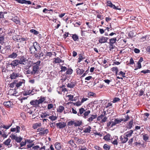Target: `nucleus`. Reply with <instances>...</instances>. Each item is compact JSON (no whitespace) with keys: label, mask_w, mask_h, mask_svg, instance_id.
<instances>
[{"label":"nucleus","mask_w":150,"mask_h":150,"mask_svg":"<svg viewBox=\"0 0 150 150\" xmlns=\"http://www.w3.org/2000/svg\"><path fill=\"white\" fill-rule=\"evenodd\" d=\"M40 48L39 44L37 42H33V45L30 46L29 48V51L30 54H35L36 53L38 49Z\"/></svg>","instance_id":"obj_3"},{"label":"nucleus","mask_w":150,"mask_h":150,"mask_svg":"<svg viewBox=\"0 0 150 150\" xmlns=\"http://www.w3.org/2000/svg\"><path fill=\"white\" fill-rule=\"evenodd\" d=\"M91 127L90 126H88L84 129L83 132L85 133H90L91 131Z\"/></svg>","instance_id":"obj_28"},{"label":"nucleus","mask_w":150,"mask_h":150,"mask_svg":"<svg viewBox=\"0 0 150 150\" xmlns=\"http://www.w3.org/2000/svg\"><path fill=\"white\" fill-rule=\"evenodd\" d=\"M97 115L96 114L95 115H91V116L88 118L87 119V121L90 123L94 119H96L97 117Z\"/></svg>","instance_id":"obj_11"},{"label":"nucleus","mask_w":150,"mask_h":150,"mask_svg":"<svg viewBox=\"0 0 150 150\" xmlns=\"http://www.w3.org/2000/svg\"><path fill=\"white\" fill-rule=\"evenodd\" d=\"M54 62L56 63H62V64H60V66L61 65H62L63 64L64 61L61 60L59 57H57L55 58H54Z\"/></svg>","instance_id":"obj_18"},{"label":"nucleus","mask_w":150,"mask_h":150,"mask_svg":"<svg viewBox=\"0 0 150 150\" xmlns=\"http://www.w3.org/2000/svg\"><path fill=\"white\" fill-rule=\"evenodd\" d=\"M35 109L34 107H31L30 108H28L27 109V111H28V112L30 115H34L33 110H35Z\"/></svg>","instance_id":"obj_21"},{"label":"nucleus","mask_w":150,"mask_h":150,"mask_svg":"<svg viewBox=\"0 0 150 150\" xmlns=\"http://www.w3.org/2000/svg\"><path fill=\"white\" fill-rule=\"evenodd\" d=\"M55 148L57 150H60L62 148V146L61 144L58 142H57L55 144Z\"/></svg>","instance_id":"obj_27"},{"label":"nucleus","mask_w":150,"mask_h":150,"mask_svg":"<svg viewBox=\"0 0 150 150\" xmlns=\"http://www.w3.org/2000/svg\"><path fill=\"white\" fill-rule=\"evenodd\" d=\"M88 97L93 96L96 97V94L95 93L91 92L88 93Z\"/></svg>","instance_id":"obj_48"},{"label":"nucleus","mask_w":150,"mask_h":150,"mask_svg":"<svg viewBox=\"0 0 150 150\" xmlns=\"http://www.w3.org/2000/svg\"><path fill=\"white\" fill-rule=\"evenodd\" d=\"M80 67V66H79ZM84 68L83 69V68H81V67L77 68L76 69V72L78 75H82L85 71Z\"/></svg>","instance_id":"obj_12"},{"label":"nucleus","mask_w":150,"mask_h":150,"mask_svg":"<svg viewBox=\"0 0 150 150\" xmlns=\"http://www.w3.org/2000/svg\"><path fill=\"white\" fill-rule=\"evenodd\" d=\"M108 38L101 36L99 38L98 41L99 43L102 44L107 42V40Z\"/></svg>","instance_id":"obj_7"},{"label":"nucleus","mask_w":150,"mask_h":150,"mask_svg":"<svg viewBox=\"0 0 150 150\" xmlns=\"http://www.w3.org/2000/svg\"><path fill=\"white\" fill-rule=\"evenodd\" d=\"M107 117L106 116L104 117L103 118V119H102V120H101V122L102 123L105 122L107 121Z\"/></svg>","instance_id":"obj_59"},{"label":"nucleus","mask_w":150,"mask_h":150,"mask_svg":"<svg viewBox=\"0 0 150 150\" xmlns=\"http://www.w3.org/2000/svg\"><path fill=\"white\" fill-rule=\"evenodd\" d=\"M94 148L96 150H103V149L99 146L97 145L95 146H94Z\"/></svg>","instance_id":"obj_56"},{"label":"nucleus","mask_w":150,"mask_h":150,"mask_svg":"<svg viewBox=\"0 0 150 150\" xmlns=\"http://www.w3.org/2000/svg\"><path fill=\"white\" fill-rule=\"evenodd\" d=\"M71 36L73 40L74 41H78L79 39L78 36L76 34H72Z\"/></svg>","instance_id":"obj_36"},{"label":"nucleus","mask_w":150,"mask_h":150,"mask_svg":"<svg viewBox=\"0 0 150 150\" xmlns=\"http://www.w3.org/2000/svg\"><path fill=\"white\" fill-rule=\"evenodd\" d=\"M68 126L71 127L74 125L75 127V121H71L68 122L67 123Z\"/></svg>","instance_id":"obj_38"},{"label":"nucleus","mask_w":150,"mask_h":150,"mask_svg":"<svg viewBox=\"0 0 150 150\" xmlns=\"http://www.w3.org/2000/svg\"><path fill=\"white\" fill-rule=\"evenodd\" d=\"M56 125L57 128L60 129L65 127L66 126V123L64 122H59L56 123Z\"/></svg>","instance_id":"obj_8"},{"label":"nucleus","mask_w":150,"mask_h":150,"mask_svg":"<svg viewBox=\"0 0 150 150\" xmlns=\"http://www.w3.org/2000/svg\"><path fill=\"white\" fill-rule=\"evenodd\" d=\"M27 62V61L25 59L24 57H23L20 58L19 60L18 63L20 64L25 65Z\"/></svg>","instance_id":"obj_16"},{"label":"nucleus","mask_w":150,"mask_h":150,"mask_svg":"<svg viewBox=\"0 0 150 150\" xmlns=\"http://www.w3.org/2000/svg\"><path fill=\"white\" fill-rule=\"evenodd\" d=\"M110 135L109 134H108L104 137L103 139L105 141H108L110 139Z\"/></svg>","instance_id":"obj_44"},{"label":"nucleus","mask_w":150,"mask_h":150,"mask_svg":"<svg viewBox=\"0 0 150 150\" xmlns=\"http://www.w3.org/2000/svg\"><path fill=\"white\" fill-rule=\"evenodd\" d=\"M75 122V127L80 126L82 124V122L81 120H76Z\"/></svg>","instance_id":"obj_33"},{"label":"nucleus","mask_w":150,"mask_h":150,"mask_svg":"<svg viewBox=\"0 0 150 150\" xmlns=\"http://www.w3.org/2000/svg\"><path fill=\"white\" fill-rule=\"evenodd\" d=\"M16 80H14L13 82L9 84V87L11 88H13L16 87Z\"/></svg>","instance_id":"obj_45"},{"label":"nucleus","mask_w":150,"mask_h":150,"mask_svg":"<svg viewBox=\"0 0 150 150\" xmlns=\"http://www.w3.org/2000/svg\"><path fill=\"white\" fill-rule=\"evenodd\" d=\"M73 70L71 69H69L67 70L66 74H71L72 73Z\"/></svg>","instance_id":"obj_51"},{"label":"nucleus","mask_w":150,"mask_h":150,"mask_svg":"<svg viewBox=\"0 0 150 150\" xmlns=\"http://www.w3.org/2000/svg\"><path fill=\"white\" fill-rule=\"evenodd\" d=\"M120 139L122 144L126 143L128 140V138L125 135H121L120 137Z\"/></svg>","instance_id":"obj_9"},{"label":"nucleus","mask_w":150,"mask_h":150,"mask_svg":"<svg viewBox=\"0 0 150 150\" xmlns=\"http://www.w3.org/2000/svg\"><path fill=\"white\" fill-rule=\"evenodd\" d=\"M49 116L50 114L46 112H42L41 114L40 115V117L42 118L46 117L48 116Z\"/></svg>","instance_id":"obj_25"},{"label":"nucleus","mask_w":150,"mask_h":150,"mask_svg":"<svg viewBox=\"0 0 150 150\" xmlns=\"http://www.w3.org/2000/svg\"><path fill=\"white\" fill-rule=\"evenodd\" d=\"M120 101V99L118 97H115L112 101L113 103H115L117 102H119Z\"/></svg>","instance_id":"obj_50"},{"label":"nucleus","mask_w":150,"mask_h":150,"mask_svg":"<svg viewBox=\"0 0 150 150\" xmlns=\"http://www.w3.org/2000/svg\"><path fill=\"white\" fill-rule=\"evenodd\" d=\"M110 146L107 144H105L103 146V148L105 150H110Z\"/></svg>","instance_id":"obj_46"},{"label":"nucleus","mask_w":150,"mask_h":150,"mask_svg":"<svg viewBox=\"0 0 150 150\" xmlns=\"http://www.w3.org/2000/svg\"><path fill=\"white\" fill-rule=\"evenodd\" d=\"M85 110V109L83 107L79 109V111L77 113L76 110L74 108H72V112L74 114L77 113V115L79 116L82 117L84 119L88 118V115L90 113L91 111L90 110Z\"/></svg>","instance_id":"obj_1"},{"label":"nucleus","mask_w":150,"mask_h":150,"mask_svg":"<svg viewBox=\"0 0 150 150\" xmlns=\"http://www.w3.org/2000/svg\"><path fill=\"white\" fill-rule=\"evenodd\" d=\"M61 71H64L66 70H67V68L65 66H61Z\"/></svg>","instance_id":"obj_61"},{"label":"nucleus","mask_w":150,"mask_h":150,"mask_svg":"<svg viewBox=\"0 0 150 150\" xmlns=\"http://www.w3.org/2000/svg\"><path fill=\"white\" fill-rule=\"evenodd\" d=\"M53 107V104L52 103L49 104L47 105V109L49 110L52 108Z\"/></svg>","instance_id":"obj_53"},{"label":"nucleus","mask_w":150,"mask_h":150,"mask_svg":"<svg viewBox=\"0 0 150 150\" xmlns=\"http://www.w3.org/2000/svg\"><path fill=\"white\" fill-rule=\"evenodd\" d=\"M110 45L112 46V45H113V44L115 43L117 41L116 38H114L110 39Z\"/></svg>","instance_id":"obj_30"},{"label":"nucleus","mask_w":150,"mask_h":150,"mask_svg":"<svg viewBox=\"0 0 150 150\" xmlns=\"http://www.w3.org/2000/svg\"><path fill=\"white\" fill-rule=\"evenodd\" d=\"M118 138H117V139H115L114 141H113L112 142V144H113V145H117L118 144Z\"/></svg>","instance_id":"obj_60"},{"label":"nucleus","mask_w":150,"mask_h":150,"mask_svg":"<svg viewBox=\"0 0 150 150\" xmlns=\"http://www.w3.org/2000/svg\"><path fill=\"white\" fill-rule=\"evenodd\" d=\"M76 85V83L75 82H71L68 83L67 85V87L70 88L74 87Z\"/></svg>","instance_id":"obj_24"},{"label":"nucleus","mask_w":150,"mask_h":150,"mask_svg":"<svg viewBox=\"0 0 150 150\" xmlns=\"http://www.w3.org/2000/svg\"><path fill=\"white\" fill-rule=\"evenodd\" d=\"M125 118H121L119 119L117 118L115 119L114 121H112V127H113L116 124L120 123L121 122L123 121L125 122L128 121L130 118L128 115L125 116Z\"/></svg>","instance_id":"obj_4"},{"label":"nucleus","mask_w":150,"mask_h":150,"mask_svg":"<svg viewBox=\"0 0 150 150\" xmlns=\"http://www.w3.org/2000/svg\"><path fill=\"white\" fill-rule=\"evenodd\" d=\"M107 5L108 6H109L111 8H113L114 9H118L119 10H120V8H117V7L115 6V5H113L112 4V3L110 1H108L107 2Z\"/></svg>","instance_id":"obj_15"},{"label":"nucleus","mask_w":150,"mask_h":150,"mask_svg":"<svg viewBox=\"0 0 150 150\" xmlns=\"http://www.w3.org/2000/svg\"><path fill=\"white\" fill-rule=\"evenodd\" d=\"M21 128L20 127L16 126V128H12L11 129L10 131L11 132H16V133H19L20 132Z\"/></svg>","instance_id":"obj_13"},{"label":"nucleus","mask_w":150,"mask_h":150,"mask_svg":"<svg viewBox=\"0 0 150 150\" xmlns=\"http://www.w3.org/2000/svg\"><path fill=\"white\" fill-rule=\"evenodd\" d=\"M3 105L7 108H10L12 107L13 104L11 101H8L4 102L3 103Z\"/></svg>","instance_id":"obj_10"},{"label":"nucleus","mask_w":150,"mask_h":150,"mask_svg":"<svg viewBox=\"0 0 150 150\" xmlns=\"http://www.w3.org/2000/svg\"><path fill=\"white\" fill-rule=\"evenodd\" d=\"M13 21L15 22L16 24H19L20 23V21L17 17H15L12 19Z\"/></svg>","instance_id":"obj_41"},{"label":"nucleus","mask_w":150,"mask_h":150,"mask_svg":"<svg viewBox=\"0 0 150 150\" xmlns=\"http://www.w3.org/2000/svg\"><path fill=\"white\" fill-rule=\"evenodd\" d=\"M20 74L18 73L13 72L10 75V78L11 79H14L17 77L19 76Z\"/></svg>","instance_id":"obj_14"},{"label":"nucleus","mask_w":150,"mask_h":150,"mask_svg":"<svg viewBox=\"0 0 150 150\" xmlns=\"http://www.w3.org/2000/svg\"><path fill=\"white\" fill-rule=\"evenodd\" d=\"M112 71L115 73L116 76H117V72L118 71V69L117 67H113L111 69Z\"/></svg>","instance_id":"obj_35"},{"label":"nucleus","mask_w":150,"mask_h":150,"mask_svg":"<svg viewBox=\"0 0 150 150\" xmlns=\"http://www.w3.org/2000/svg\"><path fill=\"white\" fill-rule=\"evenodd\" d=\"M64 107L62 106H59L57 108V112L62 113L64 110Z\"/></svg>","instance_id":"obj_23"},{"label":"nucleus","mask_w":150,"mask_h":150,"mask_svg":"<svg viewBox=\"0 0 150 150\" xmlns=\"http://www.w3.org/2000/svg\"><path fill=\"white\" fill-rule=\"evenodd\" d=\"M82 103H81V101L80 102L79 101L73 103L74 105H76L77 106H80L81 105Z\"/></svg>","instance_id":"obj_49"},{"label":"nucleus","mask_w":150,"mask_h":150,"mask_svg":"<svg viewBox=\"0 0 150 150\" xmlns=\"http://www.w3.org/2000/svg\"><path fill=\"white\" fill-rule=\"evenodd\" d=\"M133 131L132 130H130L125 133L124 134L127 138L130 137L131 136L133 133Z\"/></svg>","instance_id":"obj_19"},{"label":"nucleus","mask_w":150,"mask_h":150,"mask_svg":"<svg viewBox=\"0 0 150 150\" xmlns=\"http://www.w3.org/2000/svg\"><path fill=\"white\" fill-rule=\"evenodd\" d=\"M39 148V146H38L37 145L33 147L31 149V150H38Z\"/></svg>","instance_id":"obj_54"},{"label":"nucleus","mask_w":150,"mask_h":150,"mask_svg":"<svg viewBox=\"0 0 150 150\" xmlns=\"http://www.w3.org/2000/svg\"><path fill=\"white\" fill-rule=\"evenodd\" d=\"M4 37L3 36L0 37V43L2 45L4 43Z\"/></svg>","instance_id":"obj_55"},{"label":"nucleus","mask_w":150,"mask_h":150,"mask_svg":"<svg viewBox=\"0 0 150 150\" xmlns=\"http://www.w3.org/2000/svg\"><path fill=\"white\" fill-rule=\"evenodd\" d=\"M57 117L56 116H54L53 115L50 116L49 117V118L50 120H51L53 121H54L57 119Z\"/></svg>","instance_id":"obj_42"},{"label":"nucleus","mask_w":150,"mask_h":150,"mask_svg":"<svg viewBox=\"0 0 150 150\" xmlns=\"http://www.w3.org/2000/svg\"><path fill=\"white\" fill-rule=\"evenodd\" d=\"M104 117V116H103V115L101 114L100 116L97 117V120L98 121H100V120L102 119V118Z\"/></svg>","instance_id":"obj_58"},{"label":"nucleus","mask_w":150,"mask_h":150,"mask_svg":"<svg viewBox=\"0 0 150 150\" xmlns=\"http://www.w3.org/2000/svg\"><path fill=\"white\" fill-rule=\"evenodd\" d=\"M19 60H15L11 62V66H17L19 64Z\"/></svg>","instance_id":"obj_37"},{"label":"nucleus","mask_w":150,"mask_h":150,"mask_svg":"<svg viewBox=\"0 0 150 150\" xmlns=\"http://www.w3.org/2000/svg\"><path fill=\"white\" fill-rule=\"evenodd\" d=\"M143 139L144 140L146 141L149 139V137L147 136V135L146 134L143 135Z\"/></svg>","instance_id":"obj_63"},{"label":"nucleus","mask_w":150,"mask_h":150,"mask_svg":"<svg viewBox=\"0 0 150 150\" xmlns=\"http://www.w3.org/2000/svg\"><path fill=\"white\" fill-rule=\"evenodd\" d=\"M133 124V119H132L130 122H129V123L128 124V129H131L132 127Z\"/></svg>","instance_id":"obj_40"},{"label":"nucleus","mask_w":150,"mask_h":150,"mask_svg":"<svg viewBox=\"0 0 150 150\" xmlns=\"http://www.w3.org/2000/svg\"><path fill=\"white\" fill-rule=\"evenodd\" d=\"M33 74H35L36 73H37V72L39 69V66H33Z\"/></svg>","instance_id":"obj_31"},{"label":"nucleus","mask_w":150,"mask_h":150,"mask_svg":"<svg viewBox=\"0 0 150 150\" xmlns=\"http://www.w3.org/2000/svg\"><path fill=\"white\" fill-rule=\"evenodd\" d=\"M42 126V124L40 122L35 123L33 124L32 127L34 129H36L38 127H40Z\"/></svg>","instance_id":"obj_22"},{"label":"nucleus","mask_w":150,"mask_h":150,"mask_svg":"<svg viewBox=\"0 0 150 150\" xmlns=\"http://www.w3.org/2000/svg\"><path fill=\"white\" fill-rule=\"evenodd\" d=\"M12 69L14 70V71L16 72H18L20 71L21 69V68L20 67V66H12Z\"/></svg>","instance_id":"obj_39"},{"label":"nucleus","mask_w":150,"mask_h":150,"mask_svg":"<svg viewBox=\"0 0 150 150\" xmlns=\"http://www.w3.org/2000/svg\"><path fill=\"white\" fill-rule=\"evenodd\" d=\"M18 54L16 53L13 52L11 54L9 55L8 57L9 58L14 59L16 58Z\"/></svg>","instance_id":"obj_32"},{"label":"nucleus","mask_w":150,"mask_h":150,"mask_svg":"<svg viewBox=\"0 0 150 150\" xmlns=\"http://www.w3.org/2000/svg\"><path fill=\"white\" fill-rule=\"evenodd\" d=\"M35 56L36 57H43V58H45V57H44V54L42 52H39L38 53H36L35 54Z\"/></svg>","instance_id":"obj_34"},{"label":"nucleus","mask_w":150,"mask_h":150,"mask_svg":"<svg viewBox=\"0 0 150 150\" xmlns=\"http://www.w3.org/2000/svg\"><path fill=\"white\" fill-rule=\"evenodd\" d=\"M10 137L11 138L12 140H15L16 142L17 143H20L23 139V138L21 137L20 136L18 137L13 134H11L10 136Z\"/></svg>","instance_id":"obj_5"},{"label":"nucleus","mask_w":150,"mask_h":150,"mask_svg":"<svg viewBox=\"0 0 150 150\" xmlns=\"http://www.w3.org/2000/svg\"><path fill=\"white\" fill-rule=\"evenodd\" d=\"M49 130L47 129H44L42 131L40 132L39 134L40 135H44L45 134H47Z\"/></svg>","instance_id":"obj_29"},{"label":"nucleus","mask_w":150,"mask_h":150,"mask_svg":"<svg viewBox=\"0 0 150 150\" xmlns=\"http://www.w3.org/2000/svg\"><path fill=\"white\" fill-rule=\"evenodd\" d=\"M32 142L33 141H30V140H25V141L24 142H22L20 144V147H22L23 146L25 145L26 144V142H28L29 143H32Z\"/></svg>","instance_id":"obj_26"},{"label":"nucleus","mask_w":150,"mask_h":150,"mask_svg":"<svg viewBox=\"0 0 150 150\" xmlns=\"http://www.w3.org/2000/svg\"><path fill=\"white\" fill-rule=\"evenodd\" d=\"M85 59L84 56H83L81 54H79V58H78V62H80L81 61Z\"/></svg>","instance_id":"obj_43"},{"label":"nucleus","mask_w":150,"mask_h":150,"mask_svg":"<svg viewBox=\"0 0 150 150\" xmlns=\"http://www.w3.org/2000/svg\"><path fill=\"white\" fill-rule=\"evenodd\" d=\"M45 100V98L43 96H41L40 98L38 100H31L30 102V104L32 105L34 107L37 108L39 107L40 106L39 105L42 104Z\"/></svg>","instance_id":"obj_2"},{"label":"nucleus","mask_w":150,"mask_h":150,"mask_svg":"<svg viewBox=\"0 0 150 150\" xmlns=\"http://www.w3.org/2000/svg\"><path fill=\"white\" fill-rule=\"evenodd\" d=\"M143 58L142 57H141L138 62H137L138 66H141V62H143Z\"/></svg>","instance_id":"obj_52"},{"label":"nucleus","mask_w":150,"mask_h":150,"mask_svg":"<svg viewBox=\"0 0 150 150\" xmlns=\"http://www.w3.org/2000/svg\"><path fill=\"white\" fill-rule=\"evenodd\" d=\"M97 17L100 20H102L103 18V16L100 15L99 13L97 14Z\"/></svg>","instance_id":"obj_64"},{"label":"nucleus","mask_w":150,"mask_h":150,"mask_svg":"<svg viewBox=\"0 0 150 150\" xmlns=\"http://www.w3.org/2000/svg\"><path fill=\"white\" fill-rule=\"evenodd\" d=\"M67 97H68L69 98V100H71V101H73V98L74 97V96L73 95H68L67 96Z\"/></svg>","instance_id":"obj_57"},{"label":"nucleus","mask_w":150,"mask_h":150,"mask_svg":"<svg viewBox=\"0 0 150 150\" xmlns=\"http://www.w3.org/2000/svg\"><path fill=\"white\" fill-rule=\"evenodd\" d=\"M68 143L71 146V147H74V149L77 147V146L75 143L74 141L72 139L70 140L69 141Z\"/></svg>","instance_id":"obj_20"},{"label":"nucleus","mask_w":150,"mask_h":150,"mask_svg":"<svg viewBox=\"0 0 150 150\" xmlns=\"http://www.w3.org/2000/svg\"><path fill=\"white\" fill-rule=\"evenodd\" d=\"M30 33L35 35H37L39 34V32L34 29H32L30 30Z\"/></svg>","instance_id":"obj_47"},{"label":"nucleus","mask_w":150,"mask_h":150,"mask_svg":"<svg viewBox=\"0 0 150 150\" xmlns=\"http://www.w3.org/2000/svg\"><path fill=\"white\" fill-rule=\"evenodd\" d=\"M11 140L10 138H8L3 142V144L7 146L8 147H11L12 146L11 144H10Z\"/></svg>","instance_id":"obj_17"},{"label":"nucleus","mask_w":150,"mask_h":150,"mask_svg":"<svg viewBox=\"0 0 150 150\" xmlns=\"http://www.w3.org/2000/svg\"><path fill=\"white\" fill-rule=\"evenodd\" d=\"M112 121H110L107 123V126L108 127H112Z\"/></svg>","instance_id":"obj_62"},{"label":"nucleus","mask_w":150,"mask_h":150,"mask_svg":"<svg viewBox=\"0 0 150 150\" xmlns=\"http://www.w3.org/2000/svg\"><path fill=\"white\" fill-rule=\"evenodd\" d=\"M25 82V81L24 79L21 80L20 81H18V80H16V87L14 89H17L19 88L20 86L23 85H24Z\"/></svg>","instance_id":"obj_6"}]
</instances>
